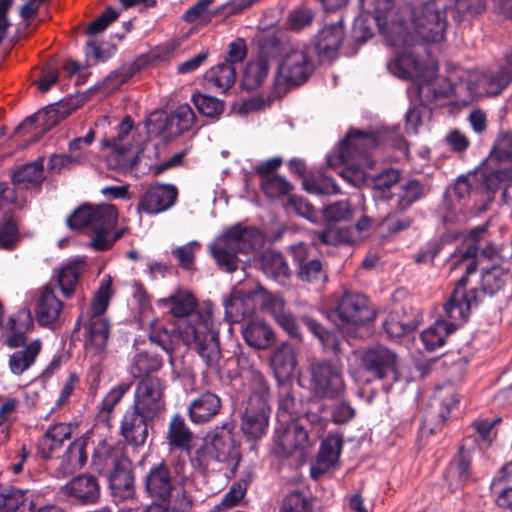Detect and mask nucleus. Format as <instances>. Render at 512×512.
Segmentation results:
<instances>
[{
    "label": "nucleus",
    "mask_w": 512,
    "mask_h": 512,
    "mask_svg": "<svg viewBox=\"0 0 512 512\" xmlns=\"http://www.w3.org/2000/svg\"><path fill=\"white\" fill-rule=\"evenodd\" d=\"M416 327V319L408 315L404 307L390 312L383 323V328L390 338L402 337L414 331Z\"/></svg>",
    "instance_id": "38"
},
{
    "label": "nucleus",
    "mask_w": 512,
    "mask_h": 512,
    "mask_svg": "<svg viewBox=\"0 0 512 512\" xmlns=\"http://www.w3.org/2000/svg\"><path fill=\"white\" fill-rule=\"evenodd\" d=\"M356 209L347 199L331 202L323 206L321 217L326 228L316 231L315 236L320 243L325 245H338L348 241L346 232L336 224L351 221Z\"/></svg>",
    "instance_id": "10"
},
{
    "label": "nucleus",
    "mask_w": 512,
    "mask_h": 512,
    "mask_svg": "<svg viewBox=\"0 0 512 512\" xmlns=\"http://www.w3.org/2000/svg\"><path fill=\"white\" fill-rule=\"evenodd\" d=\"M449 415V404L440 395H434L423 412V429L435 434L441 429Z\"/></svg>",
    "instance_id": "36"
},
{
    "label": "nucleus",
    "mask_w": 512,
    "mask_h": 512,
    "mask_svg": "<svg viewBox=\"0 0 512 512\" xmlns=\"http://www.w3.org/2000/svg\"><path fill=\"white\" fill-rule=\"evenodd\" d=\"M512 82V72L508 68H502L495 71H488L480 77V90L486 96H498Z\"/></svg>",
    "instance_id": "40"
},
{
    "label": "nucleus",
    "mask_w": 512,
    "mask_h": 512,
    "mask_svg": "<svg viewBox=\"0 0 512 512\" xmlns=\"http://www.w3.org/2000/svg\"><path fill=\"white\" fill-rule=\"evenodd\" d=\"M294 263L297 266L296 275L299 280L312 285H320L327 281V273L319 259L309 258L303 244L292 247Z\"/></svg>",
    "instance_id": "20"
},
{
    "label": "nucleus",
    "mask_w": 512,
    "mask_h": 512,
    "mask_svg": "<svg viewBox=\"0 0 512 512\" xmlns=\"http://www.w3.org/2000/svg\"><path fill=\"white\" fill-rule=\"evenodd\" d=\"M149 139L148 130H120L116 137L102 139L101 145L111 150L110 159L116 168L131 170L138 166Z\"/></svg>",
    "instance_id": "7"
},
{
    "label": "nucleus",
    "mask_w": 512,
    "mask_h": 512,
    "mask_svg": "<svg viewBox=\"0 0 512 512\" xmlns=\"http://www.w3.org/2000/svg\"><path fill=\"white\" fill-rule=\"evenodd\" d=\"M111 297V281L102 282L91 305V317H103Z\"/></svg>",
    "instance_id": "62"
},
{
    "label": "nucleus",
    "mask_w": 512,
    "mask_h": 512,
    "mask_svg": "<svg viewBox=\"0 0 512 512\" xmlns=\"http://www.w3.org/2000/svg\"><path fill=\"white\" fill-rule=\"evenodd\" d=\"M467 277H461L448 301L444 305V311L448 318L455 321H466L470 313V304L465 301V288Z\"/></svg>",
    "instance_id": "34"
},
{
    "label": "nucleus",
    "mask_w": 512,
    "mask_h": 512,
    "mask_svg": "<svg viewBox=\"0 0 512 512\" xmlns=\"http://www.w3.org/2000/svg\"><path fill=\"white\" fill-rule=\"evenodd\" d=\"M362 363L374 378L383 379L389 373L395 372L397 355L384 346H376L364 353Z\"/></svg>",
    "instance_id": "25"
},
{
    "label": "nucleus",
    "mask_w": 512,
    "mask_h": 512,
    "mask_svg": "<svg viewBox=\"0 0 512 512\" xmlns=\"http://www.w3.org/2000/svg\"><path fill=\"white\" fill-rule=\"evenodd\" d=\"M279 512H312V503L302 492L293 491L284 497Z\"/></svg>",
    "instance_id": "59"
},
{
    "label": "nucleus",
    "mask_w": 512,
    "mask_h": 512,
    "mask_svg": "<svg viewBox=\"0 0 512 512\" xmlns=\"http://www.w3.org/2000/svg\"><path fill=\"white\" fill-rule=\"evenodd\" d=\"M153 421L130 407L122 416L119 434L129 446L142 447L148 438V426Z\"/></svg>",
    "instance_id": "19"
},
{
    "label": "nucleus",
    "mask_w": 512,
    "mask_h": 512,
    "mask_svg": "<svg viewBox=\"0 0 512 512\" xmlns=\"http://www.w3.org/2000/svg\"><path fill=\"white\" fill-rule=\"evenodd\" d=\"M163 366V360L157 354L140 352L135 355L131 373L135 377L151 376L150 373L158 371Z\"/></svg>",
    "instance_id": "54"
},
{
    "label": "nucleus",
    "mask_w": 512,
    "mask_h": 512,
    "mask_svg": "<svg viewBox=\"0 0 512 512\" xmlns=\"http://www.w3.org/2000/svg\"><path fill=\"white\" fill-rule=\"evenodd\" d=\"M456 329V325L445 320H438L421 333L426 349L433 351L444 345L446 338Z\"/></svg>",
    "instance_id": "51"
},
{
    "label": "nucleus",
    "mask_w": 512,
    "mask_h": 512,
    "mask_svg": "<svg viewBox=\"0 0 512 512\" xmlns=\"http://www.w3.org/2000/svg\"><path fill=\"white\" fill-rule=\"evenodd\" d=\"M341 449L342 440L340 437L330 436L324 440L318 453L317 467L312 469V474L314 475L315 470L323 473L332 467L338 461Z\"/></svg>",
    "instance_id": "48"
},
{
    "label": "nucleus",
    "mask_w": 512,
    "mask_h": 512,
    "mask_svg": "<svg viewBox=\"0 0 512 512\" xmlns=\"http://www.w3.org/2000/svg\"><path fill=\"white\" fill-rule=\"evenodd\" d=\"M119 17V12L109 6L96 19H94L86 29L90 36L103 32L112 22Z\"/></svg>",
    "instance_id": "63"
},
{
    "label": "nucleus",
    "mask_w": 512,
    "mask_h": 512,
    "mask_svg": "<svg viewBox=\"0 0 512 512\" xmlns=\"http://www.w3.org/2000/svg\"><path fill=\"white\" fill-rule=\"evenodd\" d=\"M192 101L197 107L198 111L206 117H217L223 112L224 109L223 102L213 96L195 94L192 96Z\"/></svg>",
    "instance_id": "60"
},
{
    "label": "nucleus",
    "mask_w": 512,
    "mask_h": 512,
    "mask_svg": "<svg viewBox=\"0 0 512 512\" xmlns=\"http://www.w3.org/2000/svg\"><path fill=\"white\" fill-rule=\"evenodd\" d=\"M87 349H94L100 353L106 348L110 336V324L104 317H91L87 325Z\"/></svg>",
    "instance_id": "45"
},
{
    "label": "nucleus",
    "mask_w": 512,
    "mask_h": 512,
    "mask_svg": "<svg viewBox=\"0 0 512 512\" xmlns=\"http://www.w3.org/2000/svg\"><path fill=\"white\" fill-rule=\"evenodd\" d=\"M27 342L23 332H13L5 339V344L10 348H20L15 351L9 359V368L15 375H21L29 369L36 361L42 349V342L39 339Z\"/></svg>",
    "instance_id": "13"
},
{
    "label": "nucleus",
    "mask_w": 512,
    "mask_h": 512,
    "mask_svg": "<svg viewBox=\"0 0 512 512\" xmlns=\"http://www.w3.org/2000/svg\"><path fill=\"white\" fill-rule=\"evenodd\" d=\"M260 265L264 274L277 281H284L291 274L288 263L280 252L264 251L260 256Z\"/></svg>",
    "instance_id": "43"
},
{
    "label": "nucleus",
    "mask_w": 512,
    "mask_h": 512,
    "mask_svg": "<svg viewBox=\"0 0 512 512\" xmlns=\"http://www.w3.org/2000/svg\"><path fill=\"white\" fill-rule=\"evenodd\" d=\"M118 213L115 206L103 204L93 207L90 229L94 233L89 246L96 251H106L109 242L104 240V235L113 232L117 223Z\"/></svg>",
    "instance_id": "16"
},
{
    "label": "nucleus",
    "mask_w": 512,
    "mask_h": 512,
    "mask_svg": "<svg viewBox=\"0 0 512 512\" xmlns=\"http://www.w3.org/2000/svg\"><path fill=\"white\" fill-rule=\"evenodd\" d=\"M63 303L49 285L43 287L35 309V317L41 326H54L60 319Z\"/></svg>",
    "instance_id": "28"
},
{
    "label": "nucleus",
    "mask_w": 512,
    "mask_h": 512,
    "mask_svg": "<svg viewBox=\"0 0 512 512\" xmlns=\"http://www.w3.org/2000/svg\"><path fill=\"white\" fill-rule=\"evenodd\" d=\"M175 483L176 477L164 461L152 465L144 478L148 495L162 503H166L171 498Z\"/></svg>",
    "instance_id": "15"
},
{
    "label": "nucleus",
    "mask_w": 512,
    "mask_h": 512,
    "mask_svg": "<svg viewBox=\"0 0 512 512\" xmlns=\"http://www.w3.org/2000/svg\"><path fill=\"white\" fill-rule=\"evenodd\" d=\"M376 316L369 299L358 292H345L329 314L341 332L349 337L361 336V328L370 324Z\"/></svg>",
    "instance_id": "6"
},
{
    "label": "nucleus",
    "mask_w": 512,
    "mask_h": 512,
    "mask_svg": "<svg viewBox=\"0 0 512 512\" xmlns=\"http://www.w3.org/2000/svg\"><path fill=\"white\" fill-rule=\"evenodd\" d=\"M428 191V187L417 179H410L406 183L401 184L399 192L396 195L397 211H406L412 204L422 199Z\"/></svg>",
    "instance_id": "46"
},
{
    "label": "nucleus",
    "mask_w": 512,
    "mask_h": 512,
    "mask_svg": "<svg viewBox=\"0 0 512 512\" xmlns=\"http://www.w3.org/2000/svg\"><path fill=\"white\" fill-rule=\"evenodd\" d=\"M316 398L336 399L345 390L342 366L328 359L309 358L304 372L298 378Z\"/></svg>",
    "instance_id": "5"
},
{
    "label": "nucleus",
    "mask_w": 512,
    "mask_h": 512,
    "mask_svg": "<svg viewBox=\"0 0 512 512\" xmlns=\"http://www.w3.org/2000/svg\"><path fill=\"white\" fill-rule=\"evenodd\" d=\"M74 107L71 101L50 104L36 113L27 116L16 128H55L71 115Z\"/></svg>",
    "instance_id": "18"
},
{
    "label": "nucleus",
    "mask_w": 512,
    "mask_h": 512,
    "mask_svg": "<svg viewBox=\"0 0 512 512\" xmlns=\"http://www.w3.org/2000/svg\"><path fill=\"white\" fill-rule=\"evenodd\" d=\"M300 320L319 339L325 351H331L336 357L342 354L341 342L334 332L326 330L311 316L303 315Z\"/></svg>",
    "instance_id": "47"
},
{
    "label": "nucleus",
    "mask_w": 512,
    "mask_h": 512,
    "mask_svg": "<svg viewBox=\"0 0 512 512\" xmlns=\"http://www.w3.org/2000/svg\"><path fill=\"white\" fill-rule=\"evenodd\" d=\"M19 219L10 212L4 214L0 221V249L12 250L20 242Z\"/></svg>",
    "instance_id": "52"
},
{
    "label": "nucleus",
    "mask_w": 512,
    "mask_h": 512,
    "mask_svg": "<svg viewBox=\"0 0 512 512\" xmlns=\"http://www.w3.org/2000/svg\"><path fill=\"white\" fill-rule=\"evenodd\" d=\"M196 115L189 104H181L167 113L164 110L153 111L146 119V126L153 128H192Z\"/></svg>",
    "instance_id": "22"
},
{
    "label": "nucleus",
    "mask_w": 512,
    "mask_h": 512,
    "mask_svg": "<svg viewBox=\"0 0 512 512\" xmlns=\"http://www.w3.org/2000/svg\"><path fill=\"white\" fill-rule=\"evenodd\" d=\"M262 244L263 237L258 230L236 225L214 239L208 250L221 270L233 273L241 262L239 255L255 252Z\"/></svg>",
    "instance_id": "3"
},
{
    "label": "nucleus",
    "mask_w": 512,
    "mask_h": 512,
    "mask_svg": "<svg viewBox=\"0 0 512 512\" xmlns=\"http://www.w3.org/2000/svg\"><path fill=\"white\" fill-rule=\"evenodd\" d=\"M287 211H293L300 217H303L313 223L318 221V212L314 206L304 197L298 195H290L285 204Z\"/></svg>",
    "instance_id": "57"
},
{
    "label": "nucleus",
    "mask_w": 512,
    "mask_h": 512,
    "mask_svg": "<svg viewBox=\"0 0 512 512\" xmlns=\"http://www.w3.org/2000/svg\"><path fill=\"white\" fill-rule=\"evenodd\" d=\"M83 267V262H72L60 269L57 283L65 297L69 298L73 295Z\"/></svg>",
    "instance_id": "53"
},
{
    "label": "nucleus",
    "mask_w": 512,
    "mask_h": 512,
    "mask_svg": "<svg viewBox=\"0 0 512 512\" xmlns=\"http://www.w3.org/2000/svg\"><path fill=\"white\" fill-rule=\"evenodd\" d=\"M34 508L35 502H27L23 490L0 486V512H31Z\"/></svg>",
    "instance_id": "41"
},
{
    "label": "nucleus",
    "mask_w": 512,
    "mask_h": 512,
    "mask_svg": "<svg viewBox=\"0 0 512 512\" xmlns=\"http://www.w3.org/2000/svg\"><path fill=\"white\" fill-rule=\"evenodd\" d=\"M89 431L71 442L61 457L58 473L68 476L81 469L88 460Z\"/></svg>",
    "instance_id": "27"
},
{
    "label": "nucleus",
    "mask_w": 512,
    "mask_h": 512,
    "mask_svg": "<svg viewBox=\"0 0 512 512\" xmlns=\"http://www.w3.org/2000/svg\"><path fill=\"white\" fill-rule=\"evenodd\" d=\"M395 66L400 75L404 78L421 75V64L416 57L410 53H401L397 55L395 59Z\"/></svg>",
    "instance_id": "61"
},
{
    "label": "nucleus",
    "mask_w": 512,
    "mask_h": 512,
    "mask_svg": "<svg viewBox=\"0 0 512 512\" xmlns=\"http://www.w3.org/2000/svg\"><path fill=\"white\" fill-rule=\"evenodd\" d=\"M12 182L15 186L40 188L45 180L44 159L38 158L31 163H26L12 172Z\"/></svg>",
    "instance_id": "31"
},
{
    "label": "nucleus",
    "mask_w": 512,
    "mask_h": 512,
    "mask_svg": "<svg viewBox=\"0 0 512 512\" xmlns=\"http://www.w3.org/2000/svg\"><path fill=\"white\" fill-rule=\"evenodd\" d=\"M512 161V133L510 131H501L491 149L489 160Z\"/></svg>",
    "instance_id": "58"
},
{
    "label": "nucleus",
    "mask_w": 512,
    "mask_h": 512,
    "mask_svg": "<svg viewBox=\"0 0 512 512\" xmlns=\"http://www.w3.org/2000/svg\"><path fill=\"white\" fill-rule=\"evenodd\" d=\"M512 179V167H505L492 170L484 177L483 187L486 191L494 193L499 189L502 182Z\"/></svg>",
    "instance_id": "64"
},
{
    "label": "nucleus",
    "mask_w": 512,
    "mask_h": 512,
    "mask_svg": "<svg viewBox=\"0 0 512 512\" xmlns=\"http://www.w3.org/2000/svg\"><path fill=\"white\" fill-rule=\"evenodd\" d=\"M149 338L169 355L184 344L196 351L208 366L217 364L220 359L218 333L211 329L208 319H201L199 316L191 323L179 325L177 329H154Z\"/></svg>",
    "instance_id": "1"
},
{
    "label": "nucleus",
    "mask_w": 512,
    "mask_h": 512,
    "mask_svg": "<svg viewBox=\"0 0 512 512\" xmlns=\"http://www.w3.org/2000/svg\"><path fill=\"white\" fill-rule=\"evenodd\" d=\"M204 80L216 92L225 93L236 81L235 67L227 63H218L206 71Z\"/></svg>",
    "instance_id": "37"
},
{
    "label": "nucleus",
    "mask_w": 512,
    "mask_h": 512,
    "mask_svg": "<svg viewBox=\"0 0 512 512\" xmlns=\"http://www.w3.org/2000/svg\"><path fill=\"white\" fill-rule=\"evenodd\" d=\"M315 70L313 60L306 50H292L287 53L279 65V76L287 85L304 84Z\"/></svg>",
    "instance_id": "12"
},
{
    "label": "nucleus",
    "mask_w": 512,
    "mask_h": 512,
    "mask_svg": "<svg viewBox=\"0 0 512 512\" xmlns=\"http://www.w3.org/2000/svg\"><path fill=\"white\" fill-rule=\"evenodd\" d=\"M248 298L260 300L261 306L265 307L273 316L278 325L285 330L291 337L300 339L301 333L299 327L292 315L286 308L285 301L278 296H273L263 288H258L248 295Z\"/></svg>",
    "instance_id": "14"
},
{
    "label": "nucleus",
    "mask_w": 512,
    "mask_h": 512,
    "mask_svg": "<svg viewBox=\"0 0 512 512\" xmlns=\"http://www.w3.org/2000/svg\"><path fill=\"white\" fill-rule=\"evenodd\" d=\"M109 488L112 495L123 501L132 498L135 495V478L132 463L128 459H123L117 466L112 468L107 474Z\"/></svg>",
    "instance_id": "24"
},
{
    "label": "nucleus",
    "mask_w": 512,
    "mask_h": 512,
    "mask_svg": "<svg viewBox=\"0 0 512 512\" xmlns=\"http://www.w3.org/2000/svg\"><path fill=\"white\" fill-rule=\"evenodd\" d=\"M193 433L185 423L184 418L175 414L169 423L167 431L168 444L182 451L190 452L192 448Z\"/></svg>",
    "instance_id": "39"
},
{
    "label": "nucleus",
    "mask_w": 512,
    "mask_h": 512,
    "mask_svg": "<svg viewBox=\"0 0 512 512\" xmlns=\"http://www.w3.org/2000/svg\"><path fill=\"white\" fill-rule=\"evenodd\" d=\"M447 7V0H428L411 7V22L417 33L429 42L442 41L448 24Z\"/></svg>",
    "instance_id": "8"
},
{
    "label": "nucleus",
    "mask_w": 512,
    "mask_h": 512,
    "mask_svg": "<svg viewBox=\"0 0 512 512\" xmlns=\"http://www.w3.org/2000/svg\"><path fill=\"white\" fill-rule=\"evenodd\" d=\"M297 365L296 354L293 347L283 343L276 348L271 357V366L278 381L289 379Z\"/></svg>",
    "instance_id": "33"
},
{
    "label": "nucleus",
    "mask_w": 512,
    "mask_h": 512,
    "mask_svg": "<svg viewBox=\"0 0 512 512\" xmlns=\"http://www.w3.org/2000/svg\"><path fill=\"white\" fill-rule=\"evenodd\" d=\"M69 438L70 433L66 426L55 425L38 440V453L45 459L52 458L62 447L63 442Z\"/></svg>",
    "instance_id": "42"
},
{
    "label": "nucleus",
    "mask_w": 512,
    "mask_h": 512,
    "mask_svg": "<svg viewBox=\"0 0 512 512\" xmlns=\"http://www.w3.org/2000/svg\"><path fill=\"white\" fill-rule=\"evenodd\" d=\"M345 37L343 19L327 24L319 30L313 40V47L321 61H331L336 58L337 52Z\"/></svg>",
    "instance_id": "17"
},
{
    "label": "nucleus",
    "mask_w": 512,
    "mask_h": 512,
    "mask_svg": "<svg viewBox=\"0 0 512 512\" xmlns=\"http://www.w3.org/2000/svg\"><path fill=\"white\" fill-rule=\"evenodd\" d=\"M249 390L250 395L241 418V430L249 439L257 440L265 435L271 412L269 386L258 370L250 371Z\"/></svg>",
    "instance_id": "4"
},
{
    "label": "nucleus",
    "mask_w": 512,
    "mask_h": 512,
    "mask_svg": "<svg viewBox=\"0 0 512 512\" xmlns=\"http://www.w3.org/2000/svg\"><path fill=\"white\" fill-rule=\"evenodd\" d=\"M379 131L350 130L339 144L337 155L327 158V163L331 167L346 165L340 175L354 187H361L366 182L365 168L375 167L376 162L369 153L381 143Z\"/></svg>",
    "instance_id": "2"
},
{
    "label": "nucleus",
    "mask_w": 512,
    "mask_h": 512,
    "mask_svg": "<svg viewBox=\"0 0 512 512\" xmlns=\"http://www.w3.org/2000/svg\"><path fill=\"white\" fill-rule=\"evenodd\" d=\"M221 409V399L210 391L199 394L188 407L190 420L196 424H202L214 418Z\"/></svg>",
    "instance_id": "30"
},
{
    "label": "nucleus",
    "mask_w": 512,
    "mask_h": 512,
    "mask_svg": "<svg viewBox=\"0 0 512 512\" xmlns=\"http://www.w3.org/2000/svg\"><path fill=\"white\" fill-rule=\"evenodd\" d=\"M446 90H437L433 79H424L420 81L417 87L418 97L422 103H431L436 99L448 98L457 94V90L462 84H453L450 80H442Z\"/></svg>",
    "instance_id": "49"
},
{
    "label": "nucleus",
    "mask_w": 512,
    "mask_h": 512,
    "mask_svg": "<svg viewBox=\"0 0 512 512\" xmlns=\"http://www.w3.org/2000/svg\"><path fill=\"white\" fill-rule=\"evenodd\" d=\"M304 189L312 194L331 195L340 192L338 185L332 177L322 175L321 177L305 178Z\"/></svg>",
    "instance_id": "56"
},
{
    "label": "nucleus",
    "mask_w": 512,
    "mask_h": 512,
    "mask_svg": "<svg viewBox=\"0 0 512 512\" xmlns=\"http://www.w3.org/2000/svg\"><path fill=\"white\" fill-rule=\"evenodd\" d=\"M260 186L264 194L271 199L287 195L293 189L292 184L280 175L262 178Z\"/></svg>",
    "instance_id": "55"
},
{
    "label": "nucleus",
    "mask_w": 512,
    "mask_h": 512,
    "mask_svg": "<svg viewBox=\"0 0 512 512\" xmlns=\"http://www.w3.org/2000/svg\"><path fill=\"white\" fill-rule=\"evenodd\" d=\"M89 448L91 449L90 466L98 474H107L112 468L128 459L121 448L115 445L113 438L108 434V428L94 426L89 430Z\"/></svg>",
    "instance_id": "9"
},
{
    "label": "nucleus",
    "mask_w": 512,
    "mask_h": 512,
    "mask_svg": "<svg viewBox=\"0 0 512 512\" xmlns=\"http://www.w3.org/2000/svg\"><path fill=\"white\" fill-rule=\"evenodd\" d=\"M269 69V57L261 52L255 60L247 63L241 80L242 88L247 91L259 88L267 78Z\"/></svg>",
    "instance_id": "32"
},
{
    "label": "nucleus",
    "mask_w": 512,
    "mask_h": 512,
    "mask_svg": "<svg viewBox=\"0 0 512 512\" xmlns=\"http://www.w3.org/2000/svg\"><path fill=\"white\" fill-rule=\"evenodd\" d=\"M246 343L256 349H266L274 343V333L264 322L253 321L242 330Z\"/></svg>",
    "instance_id": "44"
},
{
    "label": "nucleus",
    "mask_w": 512,
    "mask_h": 512,
    "mask_svg": "<svg viewBox=\"0 0 512 512\" xmlns=\"http://www.w3.org/2000/svg\"><path fill=\"white\" fill-rule=\"evenodd\" d=\"M178 191L173 185L150 186L141 197L137 210L148 214H157L172 207L177 199Z\"/></svg>",
    "instance_id": "21"
},
{
    "label": "nucleus",
    "mask_w": 512,
    "mask_h": 512,
    "mask_svg": "<svg viewBox=\"0 0 512 512\" xmlns=\"http://www.w3.org/2000/svg\"><path fill=\"white\" fill-rule=\"evenodd\" d=\"M62 490L64 494L86 505L97 503L101 494L98 479L89 473L73 477L63 486Z\"/></svg>",
    "instance_id": "26"
},
{
    "label": "nucleus",
    "mask_w": 512,
    "mask_h": 512,
    "mask_svg": "<svg viewBox=\"0 0 512 512\" xmlns=\"http://www.w3.org/2000/svg\"><path fill=\"white\" fill-rule=\"evenodd\" d=\"M198 453L202 461L208 465L212 460L225 462L229 459L237 458L239 449L233 436L229 432H222L215 434Z\"/></svg>",
    "instance_id": "23"
},
{
    "label": "nucleus",
    "mask_w": 512,
    "mask_h": 512,
    "mask_svg": "<svg viewBox=\"0 0 512 512\" xmlns=\"http://www.w3.org/2000/svg\"><path fill=\"white\" fill-rule=\"evenodd\" d=\"M469 465L470 461L464 455L463 448H461L458 458L449 464L444 473V480L452 492L460 488L467 481Z\"/></svg>",
    "instance_id": "50"
},
{
    "label": "nucleus",
    "mask_w": 512,
    "mask_h": 512,
    "mask_svg": "<svg viewBox=\"0 0 512 512\" xmlns=\"http://www.w3.org/2000/svg\"><path fill=\"white\" fill-rule=\"evenodd\" d=\"M131 408L146 418H158L166 408L164 381L157 376L142 377L137 382Z\"/></svg>",
    "instance_id": "11"
},
{
    "label": "nucleus",
    "mask_w": 512,
    "mask_h": 512,
    "mask_svg": "<svg viewBox=\"0 0 512 512\" xmlns=\"http://www.w3.org/2000/svg\"><path fill=\"white\" fill-rule=\"evenodd\" d=\"M275 444L284 456H290L308 445V432L297 422L287 425L283 431L277 432Z\"/></svg>",
    "instance_id": "29"
},
{
    "label": "nucleus",
    "mask_w": 512,
    "mask_h": 512,
    "mask_svg": "<svg viewBox=\"0 0 512 512\" xmlns=\"http://www.w3.org/2000/svg\"><path fill=\"white\" fill-rule=\"evenodd\" d=\"M160 302L168 308L170 313L176 318L192 317L189 323L195 321L197 316L203 319L199 314H192L197 307V302L194 296L189 292L177 291L168 298L161 299Z\"/></svg>",
    "instance_id": "35"
}]
</instances>
